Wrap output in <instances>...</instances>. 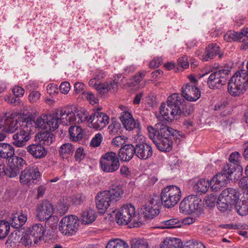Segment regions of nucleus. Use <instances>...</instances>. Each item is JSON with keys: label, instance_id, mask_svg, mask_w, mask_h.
I'll return each instance as SVG.
<instances>
[{"label": "nucleus", "instance_id": "obj_1", "mask_svg": "<svg viewBox=\"0 0 248 248\" xmlns=\"http://www.w3.org/2000/svg\"><path fill=\"white\" fill-rule=\"evenodd\" d=\"M124 189L121 185H112L108 190L100 191L95 197L96 206L101 213H104L109 207L112 213H115L116 222L119 225H127L133 219V227H138L141 224L140 221H136L135 208L130 203L123 205L117 211L115 203L122 197Z\"/></svg>", "mask_w": 248, "mask_h": 248}, {"label": "nucleus", "instance_id": "obj_2", "mask_svg": "<svg viewBox=\"0 0 248 248\" xmlns=\"http://www.w3.org/2000/svg\"><path fill=\"white\" fill-rule=\"evenodd\" d=\"M149 136L158 150L162 152H169L172 148L173 141H180L179 137L180 132L169 127L162 123H158L155 125V127L152 126L147 127Z\"/></svg>", "mask_w": 248, "mask_h": 248}, {"label": "nucleus", "instance_id": "obj_3", "mask_svg": "<svg viewBox=\"0 0 248 248\" xmlns=\"http://www.w3.org/2000/svg\"><path fill=\"white\" fill-rule=\"evenodd\" d=\"M24 113L18 116L21 124H19V131L13 135L12 144L17 147H22L26 145L30 138L32 131V121L30 118L25 117Z\"/></svg>", "mask_w": 248, "mask_h": 248}, {"label": "nucleus", "instance_id": "obj_4", "mask_svg": "<svg viewBox=\"0 0 248 248\" xmlns=\"http://www.w3.org/2000/svg\"><path fill=\"white\" fill-rule=\"evenodd\" d=\"M231 167V165L227 163L222 168L221 171L217 174L211 180V182H215L211 188H214V185L216 184L219 185L220 186H224L228 183L229 179H237L242 175L243 169L241 166Z\"/></svg>", "mask_w": 248, "mask_h": 248}, {"label": "nucleus", "instance_id": "obj_5", "mask_svg": "<svg viewBox=\"0 0 248 248\" xmlns=\"http://www.w3.org/2000/svg\"><path fill=\"white\" fill-rule=\"evenodd\" d=\"M54 208L53 204L48 201H42L38 204L36 217L40 221L46 220L45 225H49L53 228L57 226L58 219L57 217L52 216Z\"/></svg>", "mask_w": 248, "mask_h": 248}, {"label": "nucleus", "instance_id": "obj_6", "mask_svg": "<svg viewBox=\"0 0 248 248\" xmlns=\"http://www.w3.org/2000/svg\"><path fill=\"white\" fill-rule=\"evenodd\" d=\"M242 75L239 71L236 72L228 82V91L233 96H238L244 93L248 87V78Z\"/></svg>", "mask_w": 248, "mask_h": 248}, {"label": "nucleus", "instance_id": "obj_7", "mask_svg": "<svg viewBox=\"0 0 248 248\" xmlns=\"http://www.w3.org/2000/svg\"><path fill=\"white\" fill-rule=\"evenodd\" d=\"M180 94L175 93L169 96L167 99V104L161 103L160 107V113L167 121H171L176 115L177 105L180 104L181 99Z\"/></svg>", "mask_w": 248, "mask_h": 248}, {"label": "nucleus", "instance_id": "obj_8", "mask_svg": "<svg viewBox=\"0 0 248 248\" xmlns=\"http://www.w3.org/2000/svg\"><path fill=\"white\" fill-rule=\"evenodd\" d=\"M202 199L197 195H191L185 198L180 202L179 209L181 213L189 215L195 211L199 215L203 213Z\"/></svg>", "mask_w": 248, "mask_h": 248}, {"label": "nucleus", "instance_id": "obj_9", "mask_svg": "<svg viewBox=\"0 0 248 248\" xmlns=\"http://www.w3.org/2000/svg\"><path fill=\"white\" fill-rule=\"evenodd\" d=\"M161 194L163 206L167 208L175 206L181 197V191L179 187L175 186H168L164 187Z\"/></svg>", "mask_w": 248, "mask_h": 248}, {"label": "nucleus", "instance_id": "obj_10", "mask_svg": "<svg viewBox=\"0 0 248 248\" xmlns=\"http://www.w3.org/2000/svg\"><path fill=\"white\" fill-rule=\"evenodd\" d=\"M44 227L40 223L33 225L31 228H28L24 235V245L25 246H31L32 242L34 244L41 240L45 232Z\"/></svg>", "mask_w": 248, "mask_h": 248}, {"label": "nucleus", "instance_id": "obj_11", "mask_svg": "<svg viewBox=\"0 0 248 248\" xmlns=\"http://www.w3.org/2000/svg\"><path fill=\"white\" fill-rule=\"evenodd\" d=\"M79 227V220L75 216H69L63 217L59 224L60 232L68 236L75 234Z\"/></svg>", "mask_w": 248, "mask_h": 248}, {"label": "nucleus", "instance_id": "obj_12", "mask_svg": "<svg viewBox=\"0 0 248 248\" xmlns=\"http://www.w3.org/2000/svg\"><path fill=\"white\" fill-rule=\"evenodd\" d=\"M102 170L105 172H113L120 167V162L117 154L113 152H107L100 160Z\"/></svg>", "mask_w": 248, "mask_h": 248}, {"label": "nucleus", "instance_id": "obj_13", "mask_svg": "<svg viewBox=\"0 0 248 248\" xmlns=\"http://www.w3.org/2000/svg\"><path fill=\"white\" fill-rule=\"evenodd\" d=\"M109 118L103 112H93L89 117L88 125L90 127L101 130L108 124Z\"/></svg>", "mask_w": 248, "mask_h": 248}, {"label": "nucleus", "instance_id": "obj_14", "mask_svg": "<svg viewBox=\"0 0 248 248\" xmlns=\"http://www.w3.org/2000/svg\"><path fill=\"white\" fill-rule=\"evenodd\" d=\"M40 175L38 168L31 165L21 171L20 182L23 184L30 185L34 183V180L40 177Z\"/></svg>", "mask_w": 248, "mask_h": 248}, {"label": "nucleus", "instance_id": "obj_15", "mask_svg": "<svg viewBox=\"0 0 248 248\" xmlns=\"http://www.w3.org/2000/svg\"><path fill=\"white\" fill-rule=\"evenodd\" d=\"M26 161L21 157L14 156L8 160V168L7 173L10 178L16 177L19 172V170L23 169L26 165Z\"/></svg>", "mask_w": 248, "mask_h": 248}, {"label": "nucleus", "instance_id": "obj_16", "mask_svg": "<svg viewBox=\"0 0 248 248\" xmlns=\"http://www.w3.org/2000/svg\"><path fill=\"white\" fill-rule=\"evenodd\" d=\"M182 94L180 95L183 98L188 101H196L201 96V92L195 86L188 83L181 89Z\"/></svg>", "mask_w": 248, "mask_h": 248}, {"label": "nucleus", "instance_id": "obj_17", "mask_svg": "<svg viewBox=\"0 0 248 248\" xmlns=\"http://www.w3.org/2000/svg\"><path fill=\"white\" fill-rule=\"evenodd\" d=\"M120 119L124 127L127 130H133L135 128L140 129V124L139 123H136L133 116L129 111H124L122 112Z\"/></svg>", "mask_w": 248, "mask_h": 248}, {"label": "nucleus", "instance_id": "obj_18", "mask_svg": "<svg viewBox=\"0 0 248 248\" xmlns=\"http://www.w3.org/2000/svg\"><path fill=\"white\" fill-rule=\"evenodd\" d=\"M136 155L139 158L146 160L153 155V149L151 145L145 142L135 144Z\"/></svg>", "mask_w": 248, "mask_h": 248}, {"label": "nucleus", "instance_id": "obj_19", "mask_svg": "<svg viewBox=\"0 0 248 248\" xmlns=\"http://www.w3.org/2000/svg\"><path fill=\"white\" fill-rule=\"evenodd\" d=\"M59 122L63 125H68L72 124H76L77 118L75 113L71 108H67L60 110Z\"/></svg>", "mask_w": 248, "mask_h": 248}, {"label": "nucleus", "instance_id": "obj_20", "mask_svg": "<svg viewBox=\"0 0 248 248\" xmlns=\"http://www.w3.org/2000/svg\"><path fill=\"white\" fill-rule=\"evenodd\" d=\"M2 118H3L2 130L6 132L13 133L18 127V123L20 122V124H21L19 120V122L17 121L15 118V115L13 114H11L10 116H4ZM18 119L19 120V118Z\"/></svg>", "mask_w": 248, "mask_h": 248}, {"label": "nucleus", "instance_id": "obj_21", "mask_svg": "<svg viewBox=\"0 0 248 248\" xmlns=\"http://www.w3.org/2000/svg\"><path fill=\"white\" fill-rule=\"evenodd\" d=\"M28 153L36 159H41L44 157L47 151L41 143L32 144L26 147Z\"/></svg>", "mask_w": 248, "mask_h": 248}, {"label": "nucleus", "instance_id": "obj_22", "mask_svg": "<svg viewBox=\"0 0 248 248\" xmlns=\"http://www.w3.org/2000/svg\"><path fill=\"white\" fill-rule=\"evenodd\" d=\"M220 195L226 200V202L233 206L240 200L239 192L233 188H228L223 190Z\"/></svg>", "mask_w": 248, "mask_h": 248}, {"label": "nucleus", "instance_id": "obj_23", "mask_svg": "<svg viewBox=\"0 0 248 248\" xmlns=\"http://www.w3.org/2000/svg\"><path fill=\"white\" fill-rule=\"evenodd\" d=\"M178 100L181 103L177 105L176 115L188 116L194 112V106L192 104L186 102L182 96L181 99Z\"/></svg>", "mask_w": 248, "mask_h": 248}, {"label": "nucleus", "instance_id": "obj_24", "mask_svg": "<svg viewBox=\"0 0 248 248\" xmlns=\"http://www.w3.org/2000/svg\"><path fill=\"white\" fill-rule=\"evenodd\" d=\"M136 155L135 145L126 144L123 146L119 150V156L122 161H129L134 155Z\"/></svg>", "mask_w": 248, "mask_h": 248}, {"label": "nucleus", "instance_id": "obj_25", "mask_svg": "<svg viewBox=\"0 0 248 248\" xmlns=\"http://www.w3.org/2000/svg\"><path fill=\"white\" fill-rule=\"evenodd\" d=\"M116 79L115 78L113 81H111L109 84L106 83L99 84L95 83V88L99 93L101 94H103L108 92H110L111 93L116 92L118 89L117 81H116Z\"/></svg>", "mask_w": 248, "mask_h": 248}, {"label": "nucleus", "instance_id": "obj_26", "mask_svg": "<svg viewBox=\"0 0 248 248\" xmlns=\"http://www.w3.org/2000/svg\"><path fill=\"white\" fill-rule=\"evenodd\" d=\"M219 51L220 47L216 44L208 45L202 56L203 61H208L209 60L213 59L215 56L219 54Z\"/></svg>", "mask_w": 248, "mask_h": 248}, {"label": "nucleus", "instance_id": "obj_27", "mask_svg": "<svg viewBox=\"0 0 248 248\" xmlns=\"http://www.w3.org/2000/svg\"><path fill=\"white\" fill-rule=\"evenodd\" d=\"M15 155V149L10 144L0 143V156L3 158L10 159Z\"/></svg>", "mask_w": 248, "mask_h": 248}, {"label": "nucleus", "instance_id": "obj_28", "mask_svg": "<svg viewBox=\"0 0 248 248\" xmlns=\"http://www.w3.org/2000/svg\"><path fill=\"white\" fill-rule=\"evenodd\" d=\"M27 219L26 215H23L22 213L20 214L16 213L12 215L9 224H10L13 228H20L25 223Z\"/></svg>", "mask_w": 248, "mask_h": 248}, {"label": "nucleus", "instance_id": "obj_29", "mask_svg": "<svg viewBox=\"0 0 248 248\" xmlns=\"http://www.w3.org/2000/svg\"><path fill=\"white\" fill-rule=\"evenodd\" d=\"M56 114L46 115V129L50 131H54L58 128L59 122V117Z\"/></svg>", "mask_w": 248, "mask_h": 248}, {"label": "nucleus", "instance_id": "obj_30", "mask_svg": "<svg viewBox=\"0 0 248 248\" xmlns=\"http://www.w3.org/2000/svg\"><path fill=\"white\" fill-rule=\"evenodd\" d=\"M51 132L46 129V131L38 133L37 135L39 140L47 145L51 144L55 139V136Z\"/></svg>", "mask_w": 248, "mask_h": 248}, {"label": "nucleus", "instance_id": "obj_31", "mask_svg": "<svg viewBox=\"0 0 248 248\" xmlns=\"http://www.w3.org/2000/svg\"><path fill=\"white\" fill-rule=\"evenodd\" d=\"M141 210L144 217L147 219L153 218L158 215L160 212V209L156 208V207H153L146 204L141 207Z\"/></svg>", "mask_w": 248, "mask_h": 248}, {"label": "nucleus", "instance_id": "obj_32", "mask_svg": "<svg viewBox=\"0 0 248 248\" xmlns=\"http://www.w3.org/2000/svg\"><path fill=\"white\" fill-rule=\"evenodd\" d=\"M95 218V212L93 210H87L80 213V219L84 224L92 223Z\"/></svg>", "mask_w": 248, "mask_h": 248}, {"label": "nucleus", "instance_id": "obj_33", "mask_svg": "<svg viewBox=\"0 0 248 248\" xmlns=\"http://www.w3.org/2000/svg\"><path fill=\"white\" fill-rule=\"evenodd\" d=\"M220 80V78H219L218 74L217 73V71H215L209 76L207 83L210 89L219 88L223 85Z\"/></svg>", "mask_w": 248, "mask_h": 248}, {"label": "nucleus", "instance_id": "obj_34", "mask_svg": "<svg viewBox=\"0 0 248 248\" xmlns=\"http://www.w3.org/2000/svg\"><path fill=\"white\" fill-rule=\"evenodd\" d=\"M182 241L177 238H170L164 240L160 245V248H182Z\"/></svg>", "mask_w": 248, "mask_h": 248}, {"label": "nucleus", "instance_id": "obj_35", "mask_svg": "<svg viewBox=\"0 0 248 248\" xmlns=\"http://www.w3.org/2000/svg\"><path fill=\"white\" fill-rule=\"evenodd\" d=\"M70 139L74 141H77L81 139L83 136L82 129L77 125H71L69 128Z\"/></svg>", "mask_w": 248, "mask_h": 248}, {"label": "nucleus", "instance_id": "obj_36", "mask_svg": "<svg viewBox=\"0 0 248 248\" xmlns=\"http://www.w3.org/2000/svg\"><path fill=\"white\" fill-rule=\"evenodd\" d=\"M25 117L30 118L32 121V128L33 127L32 124H34V127L41 128V129L46 130V121H47L46 118V115H42L41 116L37 118L36 120L33 118L34 117L31 114L27 116L25 115Z\"/></svg>", "mask_w": 248, "mask_h": 248}, {"label": "nucleus", "instance_id": "obj_37", "mask_svg": "<svg viewBox=\"0 0 248 248\" xmlns=\"http://www.w3.org/2000/svg\"><path fill=\"white\" fill-rule=\"evenodd\" d=\"M233 207L239 215L243 216L247 215L248 214V198L246 200H240Z\"/></svg>", "mask_w": 248, "mask_h": 248}, {"label": "nucleus", "instance_id": "obj_38", "mask_svg": "<svg viewBox=\"0 0 248 248\" xmlns=\"http://www.w3.org/2000/svg\"><path fill=\"white\" fill-rule=\"evenodd\" d=\"M181 226V223L177 218H172L160 222L158 228L161 229H173L179 228Z\"/></svg>", "mask_w": 248, "mask_h": 248}, {"label": "nucleus", "instance_id": "obj_39", "mask_svg": "<svg viewBox=\"0 0 248 248\" xmlns=\"http://www.w3.org/2000/svg\"><path fill=\"white\" fill-rule=\"evenodd\" d=\"M74 150V147L71 143H64L60 147L59 154L62 158H67L70 155H72Z\"/></svg>", "mask_w": 248, "mask_h": 248}, {"label": "nucleus", "instance_id": "obj_40", "mask_svg": "<svg viewBox=\"0 0 248 248\" xmlns=\"http://www.w3.org/2000/svg\"><path fill=\"white\" fill-rule=\"evenodd\" d=\"M212 183L211 181L209 182L208 180L205 181V179H201L196 183L194 187L198 192L205 193Z\"/></svg>", "mask_w": 248, "mask_h": 248}, {"label": "nucleus", "instance_id": "obj_41", "mask_svg": "<svg viewBox=\"0 0 248 248\" xmlns=\"http://www.w3.org/2000/svg\"><path fill=\"white\" fill-rule=\"evenodd\" d=\"M146 204L152 206L153 207H156V208L160 209L162 205H163L161 194L160 195H155L150 196Z\"/></svg>", "mask_w": 248, "mask_h": 248}, {"label": "nucleus", "instance_id": "obj_42", "mask_svg": "<svg viewBox=\"0 0 248 248\" xmlns=\"http://www.w3.org/2000/svg\"><path fill=\"white\" fill-rule=\"evenodd\" d=\"M106 248H129L127 243L120 239L110 240Z\"/></svg>", "mask_w": 248, "mask_h": 248}, {"label": "nucleus", "instance_id": "obj_43", "mask_svg": "<svg viewBox=\"0 0 248 248\" xmlns=\"http://www.w3.org/2000/svg\"><path fill=\"white\" fill-rule=\"evenodd\" d=\"M217 206L219 211L225 212L227 210H231L232 207V204L226 202V200L220 194L217 201Z\"/></svg>", "mask_w": 248, "mask_h": 248}, {"label": "nucleus", "instance_id": "obj_44", "mask_svg": "<svg viewBox=\"0 0 248 248\" xmlns=\"http://www.w3.org/2000/svg\"><path fill=\"white\" fill-rule=\"evenodd\" d=\"M75 113V117H77L78 121L76 123H82L85 121H87L88 122V112L84 109H76L74 112Z\"/></svg>", "mask_w": 248, "mask_h": 248}, {"label": "nucleus", "instance_id": "obj_45", "mask_svg": "<svg viewBox=\"0 0 248 248\" xmlns=\"http://www.w3.org/2000/svg\"><path fill=\"white\" fill-rule=\"evenodd\" d=\"M131 248H149L146 240L140 238H134L131 240Z\"/></svg>", "mask_w": 248, "mask_h": 248}, {"label": "nucleus", "instance_id": "obj_46", "mask_svg": "<svg viewBox=\"0 0 248 248\" xmlns=\"http://www.w3.org/2000/svg\"><path fill=\"white\" fill-rule=\"evenodd\" d=\"M217 195L214 193H212L208 196H205L203 202L205 205L209 208L215 207L217 204Z\"/></svg>", "mask_w": 248, "mask_h": 248}, {"label": "nucleus", "instance_id": "obj_47", "mask_svg": "<svg viewBox=\"0 0 248 248\" xmlns=\"http://www.w3.org/2000/svg\"><path fill=\"white\" fill-rule=\"evenodd\" d=\"M9 223L4 220L0 221V239L6 237L9 232Z\"/></svg>", "mask_w": 248, "mask_h": 248}, {"label": "nucleus", "instance_id": "obj_48", "mask_svg": "<svg viewBox=\"0 0 248 248\" xmlns=\"http://www.w3.org/2000/svg\"><path fill=\"white\" fill-rule=\"evenodd\" d=\"M217 73L218 74L219 78H220L221 82H222L223 85H225L227 81V79L229 78V75L230 74V70L228 69H221L216 71Z\"/></svg>", "mask_w": 248, "mask_h": 248}, {"label": "nucleus", "instance_id": "obj_49", "mask_svg": "<svg viewBox=\"0 0 248 248\" xmlns=\"http://www.w3.org/2000/svg\"><path fill=\"white\" fill-rule=\"evenodd\" d=\"M240 157V155L239 154V153L237 152L232 153L230 155L229 158V160L231 163L233 164V165L232 164H231L232 165L231 167L240 166L239 165H238Z\"/></svg>", "mask_w": 248, "mask_h": 248}, {"label": "nucleus", "instance_id": "obj_50", "mask_svg": "<svg viewBox=\"0 0 248 248\" xmlns=\"http://www.w3.org/2000/svg\"><path fill=\"white\" fill-rule=\"evenodd\" d=\"M182 248H206V247L202 242L195 241L191 243L186 242Z\"/></svg>", "mask_w": 248, "mask_h": 248}, {"label": "nucleus", "instance_id": "obj_51", "mask_svg": "<svg viewBox=\"0 0 248 248\" xmlns=\"http://www.w3.org/2000/svg\"><path fill=\"white\" fill-rule=\"evenodd\" d=\"M235 36L234 41H240L243 36L248 37V28H243L240 32H234Z\"/></svg>", "mask_w": 248, "mask_h": 248}, {"label": "nucleus", "instance_id": "obj_52", "mask_svg": "<svg viewBox=\"0 0 248 248\" xmlns=\"http://www.w3.org/2000/svg\"><path fill=\"white\" fill-rule=\"evenodd\" d=\"M126 139L124 136H117L112 140V144L115 146H120L125 143Z\"/></svg>", "mask_w": 248, "mask_h": 248}, {"label": "nucleus", "instance_id": "obj_53", "mask_svg": "<svg viewBox=\"0 0 248 248\" xmlns=\"http://www.w3.org/2000/svg\"><path fill=\"white\" fill-rule=\"evenodd\" d=\"M102 140V135L100 133L95 135V137L93 138L91 142V145L93 147H96L99 146Z\"/></svg>", "mask_w": 248, "mask_h": 248}, {"label": "nucleus", "instance_id": "obj_54", "mask_svg": "<svg viewBox=\"0 0 248 248\" xmlns=\"http://www.w3.org/2000/svg\"><path fill=\"white\" fill-rule=\"evenodd\" d=\"M178 65L183 68H187L189 65V62L187 61V57L186 56L179 58L177 60Z\"/></svg>", "mask_w": 248, "mask_h": 248}, {"label": "nucleus", "instance_id": "obj_55", "mask_svg": "<svg viewBox=\"0 0 248 248\" xmlns=\"http://www.w3.org/2000/svg\"><path fill=\"white\" fill-rule=\"evenodd\" d=\"M121 124L119 122L113 119L112 120V122L108 126V128L110 129L113 133H118Z\"/></svg>", "mask_w": 248, "mask_h": 248}, {"label": "nucleus", "instance_id": "obj_56", "mask_svg": "<svg viewBox=\"0 0 248 248\" xmlns=\"http://www.w3.org/2000/svg\"><path fill=\"white\" fill-rule=\"evenodd\" d=\"M59 89L62 93L67 94L70 89L69 83L66 81L62 82L60 86Z\"/></svg>", "mask_w": 248, "mask_h": 248}, {"label": "nucleus", "instance_id": "obj_57", "mask_svg": "<svg viewBox=\"0 0 248 248\" xmlns=\"http://www.w3.org/2000/svg\"><path fill=\"white\" fill-rule=\"evenodd\" d=\"M239 186L242 189L247 190L248 192V177H243L239 182Z\"/></svg>", "mask_w": 248, "mask_h": 248}, {"label": "nucleus", "instance_id": "obj_58", "mask_svg": "<svg viewBox=\"0 0 248 248\" xmlns=\"http://www.w3.org/2000/svg\"><path fill=\"white\" fill-rule=\"evenodd\" d=\"M82 94H84L85 97L90 101V103L94 104L97 103L98 100L95 98L94 95L92 93L83 92Z\"/></svg>", "mask_w": 248, "mask_h": 248}, {"label": "nucleus", "instance_id": "obj_59", "mask_svg": "<svg viewBox=\"0 0 248 248\" xmlns=\"http://www.w3.org/2000/svg\"><path fill=\"white\" fill-rule=\"evenodd\" d=\"M5 100L10 104H14L15 105H17L20 104L21 100L18 96H7Z\"/></svg>", "mask_w": 248, "mask_h": 248}, {"label": "nucleus", "instance_id": "obj_60", "mask_svg": "<svg viewBox=\"0 0 248 248\" xmlns=\"http://www.w3.org/2000/svg\"><path fill=\"white\" fill-rule=\"evenodd\" d=\"M40 96V93L38 91H33L29 95V99L31 102H35Z\"/></svg>", "mask_w": 248, "mask_h": 248}, {"label": "nucleus", "instance_id": "obj_61", "mask_svg": "<svg viewBox=\"0 0 248 248\" xmlns=\"http://www.w3.org/2000/svg\"><path fill=\"white\" fill-rule=\"evenodd\" d=\"M69 209V205L63 202H61L58 206V210L61 215L65 214Z\"/></svg>", "mask_w": 248, "mask_h": 248}, {"label": "nucleus", "instance_id": "obj_62", "mask_svg": "<svg viewBox=\"0 0 248 248\" xmlns=\"http://www.w3.org/2000/svg\"><path fill=\"white\" fill-rule=\"evenodd\" d=\"M84 155L83 154V148L79 147L77 149L75 154V157L77 161H80L83 158Z\"/></svg>", "mask_w": 248, "mask_h": 248}, {"label": "nucleus", "instance_id": "obj_63", "mask_svg": "<svg viewBox=\"0 0 248 248\" xmlns=\"http://www.w3.org/2000/svg\"><path fill=\"white\" fill-rule=\"evenodd\" d=\"M12 91L14 95L18 96V97H20L21 96H23L24 93V90L22 88L19 86L15 87L13 89Z\"/></svg>", "mask_w": 248, "mask_h": 248}, {"label": "nucleus", "instance_id": "obj_64", "mask_svg": "<svg viewBox=\"0 0 248 248\" xmlns=\"http://www.w3.org/2000/svg\"><path fill=\"white\" fill-rule=\"evenodd\" d=\"M84 85L79 82H77L74 84L75 92L76 94L81 93L84 90Z\"/></svg>", "mask_w": 248, "mask_h": 248}]
</instances>
